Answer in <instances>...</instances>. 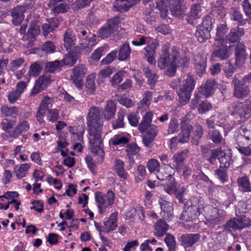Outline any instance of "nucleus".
Here are the masks:
<instances>
[{
    "label": "nucleus",
    "instance_id": "f257e3e1",
    "mask_svg": "<svg viewBox=\"0 0 251 251\" xmlns=\"http://www.w3.org/2000/svg\"><path fill=\"white\" fill-rule=\"evenodd\" d=\"M100 113L99 108L91 107L86 118L89 147L93 153L94 159L98 163L102 162L104 155L101 138L102 120Z\"/></svg>",
    "mask_w": 251,
    "mask_h": 251
},
{
    "label": "nucleus",
    "instance_id": "f03ea898",
    "mask_svg": "<svg viewBox=\"0 0 251 251\" xmlns=\"http://www.w3.org/2000/svg\"><path fill=\"white\" fill-rule=\"evenodd\" d=\"M170 46L165 44L162 47V52L157 60V66L160 69L167 68L166 74L170 76L175 75L176 67L179 63L178 49L176 47L172 48L171 54L169 52Z\"/></svg>",
    "mask_w": 251,
    "mask_h": 251
},
{
    "label": "nucleus",
    "instance_id": "7ed1b4c3",
    "mask_svg": "<svg viewBox=\"0 0 251 251\" xmlns=\"http://www.w3.org/2000/svg\"><path fill=\"white\" fill-rule=\"evenodd\" d=\"M194 87V78L191 75H187L182 82V88L177 92L179 102L181 105H185L189 102Z\"/></svg>",
    "mask_w": 251,
    "mask_h": 251
},
{
    "label": "nucleus",
    "instance_id": "20e7f679",
    "mask_svg": "<svg viewBox=\"0 0 251 251\" xmlns=\"http://www.w3.org/2000/svg\"><path fill=\"white\" fill-rule=\"evenodd\" d=\"M95 197L99 213L101 214L105 212L107 208L114 203L115 200V194L111 190H108L105 195L100 192H97Z\"/></svg>",
    "mask_w": 251,
    "mask_h": 251
},
{
    "label": "nucleus",
    "instance_id": "39448f33",
    "mask_svg": "<svg viewBox=\"0 0 251 251\" xmlns=\"http://www.w3.org/2000/svg\"><path fill=\"white\" fill-rule=\"evenodd\" d=\"M230 150L226 149L222 151L220 149H217L216 150L212 151L211 156L208 160L211 163H213V160L217 157L219 161L220 167L223 168H228L231 162Z\"/></svg>",
    "mask_w": 251,
    "mask_h": 251
},
{
    "label": "nucleus",
    "instance_id": "423d86ee",
    "mask_svg": "<svg viewBox=\"0 0 251 251\" xmlns=\"http://www.w3.org/2000/svg\"><path fill=\"white\" fill-rule=\"evenodd\" d=\"M197 199L195 200L196 204L189 205L187 204V207H185L181 214V219L185 221H190L197 219L200 214L201 207H202V201H199L197 203Z\"/></svg>",
    "mask_w": 251,
    "mask_h": 251
},
{
    "label": "nucleus",
    "instance_id": "0eeeda50",
    "mask_svg": "<svg viewBox=\"0 0 251 251\" xmlns=\"http://www.w3.org/2000/svg\"><path fill=\"white\" fill-rule=\"evenodd\" d=\"M82 36L79 43V48L85 54H89L95 45L97 44L95 36L86 31H81Z\"/></svg>",
    "mask_w": 251,
    "mask_h": 251
},
{
    "label": "nucleus",
    "instance_id": "6e6552de",
    "mask_svg": "<svg viewBox=\"0 0 251 251\" xmlns=\"http://www.w3.org/2000/svg\"><path fill=\"white\" fill-rule=\"evenodd\" d=\"M230 53V46L227 47L225 42H221V43L218 45H216V42H214L212 55L213 59H226L229 56Z\"/></svg>",
    "mask_w": 251,
    "mask_h": 251
},
{
    "label": "nucleus",
    "instance_id": "1a4fd4ad",
    "mask_svg": "<svg viewBox=\"0 0 251 251\" xmlns=\"http://www.w3.org/2000/svg\"><path fill=\"white\" fill-rule=\"evenodd\" d=\"M247 105L241 103H234L230 108L231 115L236 119H240L239 121H244L245 116L250 112L251 109V106L249 108Z\"/></svg>",
    "mask_w": 251,
    "mask_h": 251
},
{
    "label": "nucleus",
    "instance_id": "9d476101",
    "mask_svg": "<svg viewBox=\"0 0 251 251\" xmlns=\"http://www.w3.org/2000/svg\"><path fill=\"white\" fill-rule=\"evenodd\" d=\"M52 79L51 75L46 74L41 76L36 80L35 85L31 91V95H36L45 89L51 82Z\"/></svg>",
    "mask_w": 251,
    "mask_h": 251
},
{
    "label": "nucleus",
    "instance_id": "9b49d317",
    "mask_svg": "<svg viewBox=\"0 0 251 251\" xmlns=\"http://www.w3.org/2000/svg\"><path fill=\"white\" fill-rule=\"evenodd\" d=\"M119 23V19L118 18L108 21L107 24L99 30V36L102 38H107L117 29Z\"/></svg>",
    "mask_w": 251,
    "mask_h": 251
},
{
    "label": "nucleus",
    "instance_id": "f8f14e48",
    "mask_svg": "<svg viewBox=\"0 0 251 251\" xmlns=\"http://www.w3.org/2000/svg\"><path fill=\"white\" fill-rule=\"evenodd\" d=\"M158 43L156 40H152L150 45L144 48V55L147 58V61L151 64L156 63V52L155 49L158 46Z\"/></svg>",
    "mask_w": 251,
    "mask_h": 251
},
{
    "label": "nucleus",
    "instance_id": "ddd939ff",
    "mask_svg": "<svg viewBox=\"0 0 251 251\" xmlns=\"http://www.w3.org/2000/svg\"><path fill=\"white\" fill-rule=\"evenodd\" d=\"M233 83L234 85V95L237 98H243L247 96L250 92L248 87L244 86L243 83L238 78L235 76L233 80Z\"/></svg>",
    "mask_w": 251,
    "mask_h": 251
},
{
    "label": "nucleus",
    "instance_id": "4468645a",
    "mask_svg": "<svg viewBox=\"0 0 251 251\" xmlns=\"http://www.w3.org/2000/svg\"><path fill=\"white\" fill-rule=\"evenodd\" d=\"M147 167L151 173H156L155 175L158 179L163 180L166 179L167 176H165V174H163V172H159L160 164L156 159L149 160L147 163Z\"/></svg>",
    "mask_w": 251,
    "mask_h": 251
},
{
    "label": "nucleus",
    "instance_id": "2eb2a0df",
    "mask_svg": "<svg viewBox=\"0 0 251 251\" xmlns=\"http://www.w3.org/2000/svg\"><path fill=\"white\" fill-rule=\"evenodd\" d=\"M25 11V7L21 6H16L12 9L11 14L13 18L12 22L14 25H18L22 23L24 19V14Z\"/></svg>",
    "mask_w": 251,
    "mask_h": 251
},
{
    "label": "nucleus",
    "instance_id": "dca6fc26",
    "mask_svg": "<svg viewBox=\"0 0 251 251\" xmlns=\"http://www.w3.org/2000/svg\"><path fill=\"white\" fill-rule=\"evenodd\" d=\"M129 141V135L126 132H122L115 135L110 139L109 143L115 146H123Z\"/></svg>",
    "mask_w": 251,
    "mask_h": 251
},
{
    "label": "nucleus",
    "instance_id": "f3484780",
    "mask_svg": "<svg viewBox=\"0 0 251 251\" xmlns=\"http://www.w3.org/2000/svg\"><path fill=\"white\" fill-rule=\"evenodd\" d=\"M161 209V214L162 217L167 220H170L173 215V207L172 203L164 200L159 201Z\"/></svg>",
    "mask_w": 251,
    "mask_h": 251
},
{
    "label": "nucleus",
    "instance_id": "a211bd4d",
    "mask_svg": "<svg viewBox=\"0 0 251 251\" xmlns=\"http://www.w3.org/2000/svg\"><path fill=\"white\" fill-rule=\"evenodd\" d=\"M118 213L114 212L111 214L108 219L104 222L103 232H109L115 230L117 227Z\"/></svg>",
    "mask_w": 251,
    "mask_h": 251
},
{
    "label": "nucleus",
    "instance_id": "6ab92c4d",
    "mask_svg": "<svg viewBox=\"0 0 251 251\" xmlns=\"http://www.w3.org/2000/svg\"><path fill=\"white\" fill-rule=\"evenodd\" d=\"M29 127L30 125L27 121H22L9 133L10 136L12 138H17L23 132L28 130Z\"/></svg>",
    "mask_w": 251,
    "mask_h": 251
},
{
    "label": "nucleus",
    "instance_id": "aec40b11",
    "mask_svg": "<svg viewBox=\"0 0 251 251\" xmlns=\"http://www.w3.org/2000/svg\"><path fill=\"white\" fill-rule=\"evenodd\" d=\"M64 46L67 50H72L75 47L76 37L71 29L67 30L64 37Z\"/></svg>",
    "mask_w": 251,
    "mask_h": 251
},
{
    "label": "nucleus",
    "instance_id": "412c9836",
    "mask_svg": "<svg viewBox=\"0 0 251 251\" xmlns=\"http://www.w3.org/2000/svg\"><path fill=\"white\" fill-rule=\"evenodd\" d=\"M182 245L185 247L192 246L199 239L200 236L198 234H190L183 235L181 236Z\"/></svg>",
    "mask_w": 251,
    "mask_h": 251
},
{
    "label": "nucleus",
    "instance_id": "4be33fe9",
    "mask_svg": "<svg viewBox=\"0 0 251 251\" xmlns=\"http://www.w3.org/2000/svg\"><path fill=\"white\" fill-rule=\"evenodd\" d=\"M192 127L191 125L186 123H182L181 132L179 135V141L181 143L187 142L189 140L190 133Z\"/></svg>",
    "mask_w": 251,
    "mask_h": 251
},
{
    "label": "nucleus",
    "instance_id": "5701e85b",
    "mask_svg": "<svg viewBox=\"0 0 251 251\" xmlns=\"http://www.w3.org/2000/svg\"><path fill=\"white\" fill-rule=\"evenodd\" d=\"M13 122L8 119L3 120L1 123L2 129L5 131L4 133L1 134L2 139L4 140L10 141V138H11V137L10 136L9 133L11 132L12 130L11 129L13 128Z\"/></svg>",
    "mask_w": 251,
    "mask_h": 251
},
{
    "label": "nucleus",
    "instance_id": "b1692460",
    "mask_svg": "<svg viewBox=\"0 0 251 251\" xmlns=\"http://www.w3.org/2000/svg\"><path fill=\"white\" fill-rule=\"evenodd\" d=\"M153 115V114L152 112L149 111L143 116L142 121L138 126V129L141 132H145L148 129L150 126L151 125V124L152 121Z\"/></svg>",
    "mask_w": 251,
    "mask_h": 251
},
{
    "label": "nucleus",
    "instance_id": "393cba45",
    "mask_svg": "<svg viewBox=\"0 0 251 251\" xmlns=\"http://www.w3.org/2000/svg\"><path fill=\"white\" fill-rule=\"evenodd\" d=\"M116 104L112 100L108 101L103 111V115L107 120H110L114 115L116 112Z\"/></svg>",
    "mask_w": 251,
    "mask_h": 251
},
{
    "label": "nucleus",
    "instance_id": "a878e982",
    "mask_svg": "<svg viewBox=\"0 0 251 251\" xmlns=\"http://www.w3.org/2000/svg\"><path fill=\"white\" fill-rule=\"evenodd\" d=\"M236 64L239 66L244 64L246 58L245 51V46L242 44H239L235 51Z\"/></svg>",
    "mask_w": 251,
    "mask_h": 251
},
{
    "label": "nucleus",
    "instance_id": "bb28decb",
    "mask_svg": "<svg viewBox=\"0 0 251 251\" xmlns=\"http://www.w3.org/2000/svg\"><path fill=\"white\" fill-rule=\"evenodd\" d=\"M168 225L164 221H158L154 225V235L158 237L163 236L168 230Z\"/></svg>",
    "mask_w": 251,
    "mask_h": 251
},
{
    "label": "nucleus",
    "instance_id": "cd10ccee",
    "mask_svg": "<svg viewBox=\"0 0 251 251\" xmlns=\"http://www.w3.org/2000/svg\"><path fill=\"white\" fill-rule=\"evenodd\" d=\"M215 82L213 79H209L201 87V93L206 97L211 95L214 91Z\"/></svg>",
    "mask_w": 251,
    "mask_h": 251
},
{
    "label": "nucleus",
    "instance_id": "c85d7f7f",
    "mask_svg": "<svg viewBox=\"0 0 251 251\" xmlns=\"http://www.w3.org/2000/svg\"><path fill=\"white\" fill-rule=\"evenodd\" d=\"M124 163L123 161L119 159H116L115 160L114 168L116 174L121 178L126 179L127 178V174L124 169Z\"/></svg>",
    "mask_w": 251,
    "mask_h": 251
},
{
    "label": "nucleus",
    "instance_id": "c756f323",
    "mask_svg": "<svg viewBox=\"0 0 251 251\" xmlns=\"http://www.w3.org/2000/svg\"><path fill=\"white\" fill-rule=\"evenodd\" d=\"M210 30L202 27V26H198L196 36L200 42H203L210 37Z\"/></svg>",
    "mask_w": 251,
    "mask_h": 251
},
{
    "label": "nucleus",
    "instance_id": "7c9ffc66",
    "mask_svg": "<svg viewBox=\"0 0 251 251\" xmlns=\"http://www.w3.org/2000/svg\"><path fill=\"white\" fill-rule=\"evenodd\" d=\"M244 227L245 225L241 219H231L225 225V228L229 230L240 229Z\"/></svg>",
    "mask_w": 251,
    "mask_h": 251
},
{
    "label": "nucleus",
    "instance_id": "2f4dec72",
    "mask_svg": "<svg viewBox=\"0 0 251 251\" xmlns=\"http://www.w3.org/2000/svg\"><path fill=\"white\" fill-rule=\"evenodd\" d=\"M244 34L243 29L237 27L231 29L229 34L226 36V40L229 42L235 43L237 42L239 37Z\"/></svg>",
    "mask_w": 251,
    "mask_h": 251
},
{
    "label": "nucleus",
    "instance_id": "473e14b6",
    "mask_svg": "<svg viewBox=\"0 0 251 251\" xmlns=\"http://www.w3.org/2000/svg\"><path fill=\"white\" fill-rule=\"evenodd\" d=\"M227 27L226 24H222L219 25L217 28V32L215 42L216 45H218L221 42H225L224 38L225 34L226 33Z\"/></svg>",
    "mask_w": 251,
    "mask_h": 251
},
{
    "label": "nucleus",
    "instance_id": "72a5a7b5",
    "mask_svg": "<svg viewBox=\"0 0 251 251\" xmlns=\"http://www.w3.org/2000/svg\"><path fill=\"white\" fill-rule=\"evenodd\" d=\"M126 115L125 109L120 110L117 113V118L113 121L112 127L114 129L122 128L124 126V117Z\"/></svg>",
    "mask_w": 251,
    "mask_h": 251
},
{
    "label": "nucleus",
    "instance_id": "f704fd0d",
    "mask_svg": "<svg viewBox=\"0 0 251 251\" xmlns=\"http://www.w3.org/2000/svg\"><path fill=\"white\" fill-rule=\"evenodd\" d=\"M165 176H167L166 178H170V182L168 183H166L164 186V190L170 195L175 194L176 192V188H177V184L175 182L174 178L171 174L168 175L165 173Z\"/></svg>",
    "mask_w": 251,
    "mask_h": 251
},
{
    "label": "nucleus",
    "instance_id": "c9c22d12",
    "mask_svg": "<svg viewBox=\"0 0 251 251\" xmlns=\"http://www.w3.org/2000/svg\"><path fill=\"white\" fill-rule=\"evenodd\" d=\"M195 64L197 70V73L203 74L206 66V59L204 57L198 55L195 58Z\"/></svg>",
    "mask_w": 251,
    "mask_h": 251
},
{
    "label": "nucleus",
    "instance_id": "e433bc0d",
    "mask_svg": "<svg viewBox=\"0 0 251 251\" xmlns=\"http://www.w3.org/2000/svg\"><path fill=\"white\" fill-rule=\"evenodd\" d=\"M187 151H184L179 153L175 154L173 158L174 166L177 171L180 170L182 167V162L184 156L187 154Z\"/></svg>",
    "mask_w": 251,
    "mask_h": 251
},
{
    "label": "nucleus",
    "instance_id": "4c0bfd02",
    "mask_svg": "<svg viewBox=\"0 0 251 251\" xmlns=\"http://www.w3.org/2000/svg\"><path fill=\"white\" fill-rule=\"evenodd\" d=\"M30 168V164L24 163L19 167L15 169L16 176L18 178L25 177L28 174V171Z\"/></svg>",
    "mask_w": 251,
    "mask_h": 251
},
{
    "label": "nucleus",
    "instance_id": "58836bf2",
    "mask_svg": "<svg viewBox=\"0 0 251 251\" xmlns=\"http://www.w3.org/2000/svg\"><path fill=\"white\" fill-rule=\"evenodd\" d=\"M132 5V3L127 0H116L114 3L115 8L119 11H127Z\"/></svg>",
    "mask_w": 251,
    "mask_h": 251
},
{
    "label": "nucleus",
    "instance_id": "ea45409f",
    "mask_svg": "<svg viewBox=\"0 0 251 251\" xmlns=\"http://www.w3.org/2000/svg\"><path fill=\"white\" fill-rule=\"evenodd\" d=\"M183 0H173L172 6L170 8V11L172 14L176 17H180L183 13L180 3Z\"/></svg>",
    "mask_w": 251,
    "mask_h": 251
},
{
    "label": "nucleus",
    "instance_id": "a19ab883",
    "mask_svg": "<svg viewBox=\"0 0 251 251\" xmlns=\"http://www.w3.org/2000/svg\"><path fill=\"white\" fill-rule=\"evenodd\" d=\"M96 78L95 74H92L89 75L86 79V87L87 91L90 94H93L96 90V85L95 80Z\"/></svg>",
    "mask_w": 251,
    "mask_h": 251
},
{
    "label": "nucleus",
    "instance_id": "79ce46f5",
    "mask_svg": "<svg viewBox=\"0 0 251 251\" xmlns=\"http://www.w3.org/2000/svg\"><path fill=\"white\" fill-rule=\"evenodd\" d=\"M78 58V55L75 52H70L66 55L65 58L62 60V64L72 66L76 63Z\"/></svg>",
    "mask_w": 251,
    "mask_h": 251
},
{
    "label": "nucleus",
    "instance_id": "37998d69",
    "mask_svg": "<svg viewBox=\"0 0 251 251\" xmlns=\"http://www.w3.org/2000/svg\"><path fill=\"white\" fill-rule=\"evenodd\" d=\"M114 72V68L111 67H108L105 69L101 70L98 75V82L99 83L102 82L104 79L109 76Z\"/></svg>",
    "mask_w": 251,
    "mask_h": 251
},
{
    "label": "nucleus",
    "instance_id": "c03bdc74",
    "mask_svg": "<svg viewBox=\"0 0 251 251\" xmlns=\"http://www.w3.org/2000/svg\"><path fill=\"white\" fill-rule=\"evenodd\" d=\"M41 70L42 68L39 63L37 62L32 63L30 66L27 75H25V77L30 78L31 76H36L40 74Z\"/></svg>",
    "mask_w": 251,
    "mask_h": 251
},
{
    "label": "nucleus",
    "instance_id": "a18cd8bd",
    "mask_svg": "<svg viewBox=\"0 0 251 251\" xmlns=\"http://www.w3.org/2000/svg\"><path fill=\"white\" fill-rule=\"evenodd\" d=\"M40 32V26L37 24L36 22H31L27 33L28 37L33 38L38 35Z\"/></svg>",
    "mask_w": 251,
    "mask_h": 251
},
{
    "label": "nucleus",
    "instance_id": "49530a36",
    "mask_svg": "<svg viewBox=\"0 0 251 251\" xmlns=\"http://www.w3.org/2000/svg\"><path fill=\"white\" fill-rule=\"evenodd\" d=\"M151 99V93L150 92H147L145 93L142 100L138 103V108H143L144 110L149 107L150 101Z\"/></svg>",
    "mask_w": 251,
    "mask_h": 251
},
{
    "label": "nucleus",
    "instance_id": "de8ad7c7",
    "mask_svg": "<svg viewBox=\"0 0 251 251\" xmlns=\"http://www.w3.org/2000/svg\"><path fill=\"white\" fill-rule=\"evenodd\" d=\"M1 111L3 114L7 117H15L18 114V109L15 107H9L6 105L2 106Z\"/></svg>",
    "mask_w": 251,
    "mask_h": 251
},
{
    "label": "nucleus",
    "instance_id": "09e8293b",
    "mask_svg": "<svg viewBox=\"0 0 251 251\" xmlns=\"http://www.w3.org/2000/svg\"><path fill=\"white\" fill-rule=\"evenodd\" d=\"M193 134L194 136L192 137V142L194 144L198 145L199 140L203 134L202 127L200 125L195 126L193 128Z\"/></svg>",
    "mask_w": 251,
    "mask_h": 251
},
{
    "label": "nucleus",
    "instance_id": "8fccbe9b",
    "mask_svg": "<svg viewBox=\"0 0 251 251\" xmlns=\"http://www.w3.org/2000/svg\"><path fill=\"white\" fill-rule=\"evenodd\" d=\"M84 130L83 129L80 132V134L77 136V138L75 141H73L74 143L73 145V149L78 152H81L83 150L82 143L83 142V134Z\"/></svg>",
    "mask_w": 251,
    "mask_h": 251
},
{
    "label": "nucleus",
    "instance_id": "3c124183",
    "mask_svg": "<svg viewBox=\"0 0 251 251\" xmlns=\"http://www.w3.org/2000/svg\"><path fill=\"white\" fill-rule=\"evenodd\" d=\"M104 49V47H100L95 50L91 55L89 62L91 64H94L99 61L102 56Z\"/></svg>",
    "mask_w": 251,
    "mask_h": 251
},
{
    "label": "nucleus",
    "instance_id": "603ef678",
    "mask_svg": "<svg viewBox=\"0 0 251 251\" xmlns=\"http://www.w3.org/2000/svg\"><path fill=\"white\" fill-rule=\"evenodd\" d=\"M130 53L129 47L127 44H124L119 51L118 58L120 60H125L128 58Z\"/></svg>",
    "mask_w": 251,
    "mask_h": 251
},
{
    "label": "nucleus",
    "instance_id": "864d4df0",
    "mask_svg": "<svg viewBox=\"0 0 251 251\" xmlns=\"http://www.w3.org/2000/svg\"><path fill=\"white\" fill-rule=\"evenodd\" d=\"M238 183L239 186L242 188L243 191H251V187L250 185L249 179L246 176L239 178L238 179Z\"/></svg>",
    "mask_w": 251,
    "mask_h": 251
},
{
    "label": "nucleus",
    "instance_id": "5fc2aeb1",
    "mask_svg": "<svg viewBox=\"0 0 251 251\" xmlns=\"http://www.w3.org/2000/svg\"><path fill=\"white\" fill-rule=\"evenodd\" d=\"M144 73L148 78V83L152 87L157 81V77L154 72H152L149 68H145Z\"/></svg>",
    "mask_w": 251,
    "mask_h": 251
},
{
    "label": "nucleus",
    "instance_id": "6e6d98bb",
    "mask_svg": "<svg viewBox=\"0 0 251 251\" xmlns=\"http://www.w3.org/2000/svg\"><path fill=\"white\" fill-rule=\"evenodd\" d=\"M86 73V69L84 65H80L74 69L73 75L74 77L82 78Z\"/></svg>",
    "mask_w": 251,
    "mask_h": 251
},
{
    "label": "nucleus",
    "instance_id": "4d7b16f0",
    "mask_svg": "<svg viewBox=\"0 0 251 251\" xmlns=\"http://www.w3.org/2000/svg\"><path fill=\"white\" fill-rule=\"evenodd\" d=\"M209 136L215 143H221L223 140V137L218 130L210 129L209 132Z\"/></svg>",
    "mask_w": 251,
    "mask_h": 251
},
{
    "label": "nucleus",
    "instance_id": "13d9d810",
    "mask_svg": "<svg viewBox=\"0 0 251 251\" xmlns=\"http://www.w3.org/2000/svg\"><path fill=\"white\" fill-rule=\"evenodd\" d=\"M59 118V112L56 109H49L47 111V120L52 123L56 121Z\"/></svg>",
    "mask_w": 251,
    "mask_h": 251
},
{
    "label": "nucleus",
    "instance_id": "bf43d9fd",
    "mask_svg": "<svg viewBox=\"0 0 251 251\" xmlns=\"http://www.w3.org/2000/svg\"><path fill=\"white\" fill-rule=\"evenodd\" d=\"M212 108V106L210 103L207 101H203L199 105L198 110L200 114H202L211 110Z\"/></svg>",
    "mask_w": 251,
    "mask_h": 251
},
{
    "label": "nucleus",
    "instance_id": "052dcab7",
    "mask_svg": "<svg viewBox=\"0 0 251 251\" xmlns=\"http://www.w3.org/2000/svg\"><path fill=\"white\" fill-rule=\"evenodd\" d=\"M201 7L199 4H194L192 6L190 16L192 19L199 18L201 16Z\"/></svg>",
    "mask_w": 251,
    "mask_h": 251
},
{
    "label": "nucleus",
    "instance_id": "680f3d73",
    "mask_svg": "<svg viewBox=\"0 0 251 251\" xmlns=\"http://www.w3.org/2000/svg\"><path fill=\"white\" fill-rule=\"evenodd\" d=\"M127 119L130 125L132 126H136L139 123V116L138 113L131 112L127 115Z\"/></svg>",
    "mask_w": 251,
    "mask_h": 251
},
{
    "label": "nucleus",
    "instance_id": "e2e57ef3",
    "mask_svg": "<svg viewBox=\"0 0 251 251\" xmlns=\"http://www.w3.org/2000/svg\"><path fill=\"white\" fill-rule=\"evenodd\" d=\"M164 241L169 248V251H173L176 248V241L173 236L168 234L166 235Z\"/></svg>",
    "mask_w": 251,
    "mask_h": 251
},
{
    "label": "nucleus",
    "instance_id": "0e129e2a",
    "mask_svg": "<svg viewBox=\"0 0 251 251\" xmlns=\"http://www.w3.org/2000/svg\"><path fill=\"white\" fill-rule=\"evenodd\" d=\"M140 149L136 144H131L126 147V152L127 156L135 155L139 151Z\"/></svg>",
    "mask_w": 251,
    "mask_h": 251
},
{
    "label": "nucleus",
    "instance_id": "69168bd1",
    "mask_svg": "<svg viewBox=\"0 0 251 251\" xmlns=\"http://www.w3.org/2000/svg\"><path fill=\"white\" fill-rule=\"evenodd\" d=\"M62 65L61 61H55L49 63L46 66V70L49 72L57 71Z\"/></svg>",
    "mask_w": 251,
    "mask_h": 251
},
{
    "label": "nucleus",
    "instance_id": "338daca9",
    "mask_svg": "<svg viewBox=\"0 0 251 251\" xmlns=\"http://www.w3.org/2000/svg\"><path fill=\"white\" fill-rule=\"evenodd\" d=\"M150 39L148 37H145L143 36H140L138 38L132 41V44L136 46H140L147 43L150 45L151 43Z\"/></svg>",
    "mask_w": 251,
    "mask_h": 251
},
{
    "label": "nucleus",
    "instance_id": "774afa93",
    "mask_svg": "<svg viewBox=\"0 0 251 251\" xmlns=\"http://www.w3.org/2000/svg\"><path fill=\"white\" fill-rule=\"evenodd\" d=\"M214 22V20L210 16H206L204 18L202 23L199 26H202V27L211 30Z\"/></svg>",
    "mask_w": 251,
    "mask_h": 251
}]
</instances>
